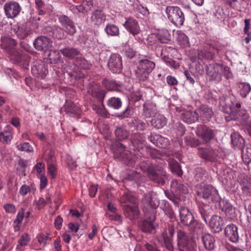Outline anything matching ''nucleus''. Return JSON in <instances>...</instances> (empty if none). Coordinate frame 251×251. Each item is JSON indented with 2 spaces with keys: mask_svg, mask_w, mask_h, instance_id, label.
Here are the masks:
<instances>
[{
  "mask_svg": "<svg viewBox=\"0 0 251 251\" xmlns=\"http://www.w3.org/2000/svg\"><path fill=\"white\" fill-rule=\"evenodd\" d=\"M93 7V0H85L81 4L76 6V9L79 12L86 13L91 10Z\"/></svg>",
  "mask_w": 251,
  "mask_h": 251,
  "instance_id": "nucleus-40",
  "label": "nucleus"
},
{
  "mask_svg": "<svg viewBox=\"0 0 251 251\" xmlns=\"http://www.w3.org/2000/svg\"><path fill=\"white\" fill-rule=\"evenodd\" d=\"M61 53L66 57L69 59H74L75 61L76 58L79 57L81 53L77 49L67 47L60 50Z\"/></svg>",
  "mask_w": 251,
  "mask_h": 251,
  "instance_id": "nucleus-29",
  "label": "nucleus"
},
{
  "mask_svg": "<svg viewBox=\"0 0 251 251\" xmlns=\"http://www.w3.org/2000/svg\"><path fill=\"white\" fill-rule=\"evenodd\" d=\"M242 189L244 193L251 194V178L248 177H245L241 181Z\"/></svg>",
  "mask_w": 251,
  "mask_h": 251,
  "instance_id": "nucleus-47",
  "label": "nucleus"
},
{
  "mask_svg": "<svg viewBox=\"0 0 251 251\" xmlns=\"http://www.w3.org/2000/svg\"><path fill=\"white\" fill-rule=\"evenodd\" d=\"M147 175L150 180L161 185H164L168 179L166 171L156 165L149 170V173Z\"/></svg>",
  "mask_w": 251,
  "mask_h": 251,
  "instance_id": "nucleus-7",
  "label": "nucleus"
},
{
  "mask_svg": "<svg viewBox=\"0 0 251 251\" xmlns=\"http://www.w3.org/2000/svg\"><path fill=\"white\" fill-rule=\"evenodd\" d=\"M179 213L180 223L185 226L189 227L196 220L193 214L187 207L181 206Z\"/></svg>",
  "mask_w": 251,
  "mask_h": 251,
  "instance_id": "nucleus-14",
  "label": "nucleus"
},
{
  "mask_svg": "<svg viewBox=\"0 0 251 251\" xmlns=\"http://www.w3.org/2000/svg\"><path fill=\"white\" fill-rule=\"evenodd\" d=\"M103 85L109 91H114L118 89L120 86L118 83H116L113 80L108 79H104L102 81Z\"/></svg>",
  "mask_w": 251,
  "mask_h": 251,
  "instance_id": "nucleus-50",
  "label": "nucleus"
},
{
  "mask_svg": "<svg viewBox=\"0 0 251 251\" xmlns=\"http://www.w3.org/2000/svg\"><path fill=\"white\" fill-rule=\"evenodd\" d=\"M142 202L144 206H146V209H148L151 208L156 209L158 207L157 201H156L155 195H153L152 192L145 194L142 198Z\"/></svg>",
  "mask_w": 251,
  "mask_h": 251,
  "instance_id": "nucleus-23",
  "label": "nucleus"
},
{
  "mask_svg": "<svg viewBox=\"0 0 251 251\" xmlns=\"http://www.w3.org/2000/svg\"><path fill=\"white\" fill-rule=\"evenodd\" d=\"M177 247L178 251H196L197 245L188 234L182 229L176 230Z\"/></svg>",
  "mask_w": 251,
  "mask_h": 251,
  "instance_id": "nucleus-3",
  "label": "nucleus"
},
{
  "mask_svg": "<svg viewBox=\"0 0 251 251\" xmlns=\"http://www.w3.org/2000/svg\"><path fill=\"white\" fill-rule=\"evenodd\" d=\"M206 71L207 75L210 77V80L216 79L219 74L218 67L216 66L210 65L207 67Z\"/></svg>",
  "mask_w": 251,
  "mask_h": 251,
  "instance_id": "nucleus-48",
  "label": "nucleus"
},
{
  "mask_svg": "<svg viewBox=\"0 0 251 251\" xmlns=\"http://www.w3.org/2000/svg\"><path fill=\"white\" fill-rule=\"evenodd\" d=\"M28 55L21 51L14 50L12 52V59L19 65L26 64L28 59Z\"/></svg>",
  "mask_w": 251,
  "mask_h": 251,
  "instance_id": "nucleus-31",
  "label": "nucleus"
},
{
  "mask_svg": "<svg viewBox=\"0 0 251 251\" xmlns=\"http://www.w3.org/2000/svg\"><path fill=\"white\" fill-rule=\"evenodd\" d=\"M17 43L15 40L9 37H5L1 39V46L2 47L11 52H13L14 47Z\"/></svg>",
  "mask_w": 251,
  "mask_h": 251,
  "instance_id": "nucleus-37",
  "label": "nucleus"
},
{
  "mask_svg": "<svg viewBox=\"0 0 251 251\" xmlns=\"http://www.w3.org/2000/svg\"><path fill=\"white\" fill-rule=\"evenodd\" d=\"M208 172L203 168L198 167L195 169L194 178L197 182L203 183V182L208 179Z\"/></svg>",
  "mask_w": 251,
  "mask_h": 251,
  "instance_id": "nucleus-35",
  "label": "nucleus"
},
{
  "mask_svg": "<svg viewBox=\"0 0 251 251\" xmlns=\"http://www.w3.org/2000/svg\"><path fill=\"white\" fill-rule=\"evenodd\" d=\"M128 125L130 127L139 130H143L146 127V123L138 119H132Z\"/></svg>",
  "mask_w": 251,
  "mask_h": 251,
  "instance_id": "nucleus-42",
  "label": "nucleus"
},
{
  "mask_svg": "<svg viewBox=\"0 0 251 251\" xmlns=\"http://www.w3.org/2000/svg\"><path fill=\"white\" fill-rule=\"evenodd\" d=\"M119 201L123 208L137 204L136 198L129 193L124 194L120 199Z\"/></svg>",
  "mask_w": 251,
  "mask_h": 251,
  "instance_id": "nucleus-28",
  "label": "nucleus"
},
{
  "mask_svg": "<svg viewBox=\"0 0 251 251\" xmlns=\"http://www.w3.org/2000/svg\"><path fill=\"white\" fill-rule=\"evenodd\" d=\"M104 30L107 34L110 36H118L119 34L118 27L113 24H107Z\"/></svg>",
  "mask_w": 251,
  "mask_h": 251,
  "instance_id": "nucleus-51",
  "label": "nucleus"
},
{
  "mask_svg": "<svg viewBox=\"0 0 251 251\" xmlns=\"http://www.w3.org/2000/svg\"><path fill=\"white\" fill-rule=\"evenodd\" d=\"M125 217L130 221H134L139 217L140 212L138 204L124 208Z\"/></svg>",
  "mask_w": 251,
  "mask_h": 251,
  "instance_id": "nucleus-22",
  "label": "nucleus"
},
{
  "mask_svg": "<svg viewBox=\"0 0 251 251\" xmlns=\"http://www.w3.org/2000/svg\"><path fill=\"white\" fill-rule=\"evenodd\" d=\"M58 21L62 28L68 35L73 36L76 32L74 22L69 17L65 15L58 16Z\"/></svg>",
  "mask_w": 251,
  "mask_h": 251,
  "instance_id": "nucleus-8",
  "label": "nucleus"
},
{
  "mask_svg": "<svg viewBox=\"0 0 251 251\" xmlns=\"http://www.w3.org/2000/svg\"><path fill=\"white\" fill-rule=\"evenodd\" d=\"M151 120V122L152 126L157 129H160L167 124V120L165 116L160 114H157Z\"/></svg>",
  "mask_w": 251,
  "mask_h": 251,
  "instance_id": "nucleus-36",
  "label": "nucleus"
},
{
  "mask_svg": "<svg viewBox=\"0 0 251 251\" xmlns=\"http://www.w3.org/2000/svg\"><path fill=\"white\" fill-rule=\"evenodd\" d=\"M199 212L205 223H207V218L211 216L213 210L209 205L203 204L199 207Z\"/></svg>",
  "mask_w": 251,
  "mask_h": 251,
  "instance_id": "nucleus-38",
  "label": "nucleus"
},
{
  "mask_svg": "<svg viewBox=\"0 0 251 251\" xmlns=\"http://www.w3.org/2000/svg\"><path fill=\"white\" fill-rule=\"evenodd\" d=\"M139 227L142 232L150 234L154 232L156 228L154 222L148 221V220L141 222Z\"/></svg>",
  "mask_w": 251,
  "mask_h": 251,
  "instance_id": "nucleus-33",
  "label": "nucleus"
},
{
  "mask_svg": "<svg viewBox=\"0 0 251 251\" xmlns=\"http://www.w3.org/2000/svg\"><path fill=\"white\" fill-rule=\"evenodd\" d=\"M125 53L126 56L129 58H132L136 54V51L132 48L130 47L128 45L125 46Z\"/></svg>",
  "mask_w": 251,
  "mask_h": 251,
  "instance_id": "nucleus-62",
  "label": "nucleus"
},
{
  "mask_svg": "<svg viewBox=\"0 0 251 251\" xmlns=\"http://www.w3.org/2000/svg\"><path fill=\"white\" fill-rule=\"evenodd\" d=\"M107 66L113 73H121L123 68L122 57L118 53L112 54L108 59Z\"/></svg>",
  "mask_w": 251,
  "mask_h": 251,
  "instance_id": "nucleus-12",
  "label": "nucleus"
},
{
  "mask_svg": "<svg viewBox=\"0 0 251 251\" xmlns=\"http://www.w3.org/2000/svg\"><path fill=\"white\" fill-rule=\"evenodd\" d=\"M219 105L222 110L229 114L226 117V121H239L241 124H245L249 118L247 111L241 108V103L233 97H222L220 98Z\"/></svg>",
  "mask_w": 251,
  "mask_h": 251,
  "instance_id": "nucleus-2",
  "label": "nucleus"
},
{
  "mask_svg": "<svg viewBox=\"0 0 251 251\" xmlns=\"http://www.w3.org/2000/svg\"><path fill=\"white\" fill-rule=\"evenodd\" d=\"M242 158L246 163L249 164L251 162V145L248 146L245 151H243Z\"/></svg>",
  "mask_w": 251,
  "mask_h": 251,
  "instance_id": "nucleus-57",
  "label": "nucleus"
},
{
  "mask_svg": "<svg viewBox=\"0 0 251 251\" xmlns=\"http://www.w3.org/2000/svg\"><path fill=\"white\" fill-rule=\"evenodd\" d=\"M239 93L241 96L243 98L246 97L247 95L251 90V85L246 82H240L239 83Z\"/></svg>",
  "mask_w": 251,
  "mask_h": 251,
  "instance_id": "nucleus-52",
  "label": "nucleus"
},
{
  "mask_svg": "<svg viewBox=\"0 0 251 251\" xmlns=\"http://www.w3.org/2000/svg\"><path fill=\"white\" fill-rule=\"evenodd\" d=\"M189 227L190 232L198 234L203 233V226L201 224L199 223L197 220Z\"/></svg>",
  "mask_w": 251,
  "mask_h": 251,
  "instance_id": "nucleus-49",
  "label": "nucleus"
},
{
  "mask_svg": "<svg viewBox=\"0 0 251 251\" xmlns=\"http://www.w3.org/2000/svg\"><path fill=\"white\" fill-rule=\"evenodd\" d=\"M231 144L235 149L242 150L245 146L244 138L238 133L234 132L231 134Z\"/></svg>",
  "mask_w": 251,
  "mask_h": 251,
  "instance_id": "nucleus-30",
  "label": "nucleus"
},
{
  "mask_svg": "<svg viewBox=\"0 0 251 251\" xmlns=\"http://www.w3.org/2000/svg\"><path fill=\"white\" fill-rule=\"evenodd\" d=\"M130 148L134 151H140L145 146V134L134 133L131 138Z\"/></svg>",
  "mask_w": 251,
  "mask_h": 251,
  "instance_id": "nucleus-13",
  "label": "nucleus"
},
{
  "mask_svg": "<svg viewBox=\"0 0 251 251\" xmlns=\"http://www.w3.org/2000/svg\"><path fill=\"white\" fill-rule=\"evenodd\" d=\"M154 165L147 162H141L139 164V167L142 171L146 172L148 174L149 173V170L151 169Z\"/></svg>",
  "mask_w": 251,
  "mask_h": 251,
  "instance_id": "nucleus-61",
  "label": "nucleus"
},
{
  "mask_svg": "<svg viewBox=\"0 0 251 251\" xmlns=\"http://www.w3.org/2000/svg\"><path fill=\"white\" fill-rule=\"evenodd\" d=\"M87 92L93 97L96 98L101 103L105 96V91L101 89L99 83L95 81L90 82L87 85Z\"/></svg>",
  "mask_w": 251,
  "mask_h": 251,
  "instance_id": "nucleus-10",
  "label": "nucleus"
},
{
  "mask_svg": "<svg viewBox=\"0 0 251 251\" xmlns=\"http://www.w3.org/2000/svg\"><path fill=\"white\" fill-rule=\"evenodd\" d=\"M5 14L8 18L16 17L21 10L20 4L15 1L6 2L3 7Z\"/></svg>",
  "mask_w": 251,
  "mask_h": 251,
  "instance_id": "nucleus-15",
  "label": "nucleus"
},
{
  "mask_svg": "<svg viewBox=\"0 0 251 251\" xmlns=\"http://www.w3.org/2000/svg\"><path fill=\"white\" fill-rule=\"evenodd\" d=\"M197 196L208 200L209 202H217L220 200L219 195L216 188L212 185L201 183L196 187Z\"/></svg>",
  "mask_w": 251,
  "mask_h": 251,
  "instance_id": "nucleus-4",
  "label": "nucleus"
},
{
  "mask_svg": "<svg viewBox=\"0 0 251 251\" xmlns=\"http://www.w3.org/2000/svg\"><path fill=\"white\" fill-rule=\"evenodd\" d=\"M237 229V227L232 224L227 225L225 228V235L233 243L237 242L239 239Z\"/></svg>",
  "mask_w": 251,
  "mask_h": 251,
  "instance_id": "nucleus-21",
  "label": "nucleus"
},
{
  "mask_svg": "<svg viewBox=\"0 0 251 251\" xmlns=\"http://www.w3.org/2000/svg\"><path fill=\"white\" fill-rule=\"evenodd\" d=\"M49 58L51 63L57 64L61 60V55L60 53L56 50H50L49 55Z\"/></svg>",
  "mask_w": 251,
  "mask_h": 251,
  "instance_id": "nucleus-54",
  "label": "nucleus"
},
{
  "mask_svg": "<svg viewBox=\"0 0 251 251\" xmlns=\"http://www.w3.org/2000/svg\"><path fill=\"white\" fill-rule=\"evenodd\" d=\"M31 72L36 77L44 78L48 73L47 64L41 61L34 63L31 68Z\"/></svg>",
  "mask_w": 251,
  "mask_h": 251,
  "instance_id": "nucleus-16",
  "label": "nucleus"
},
{
  "mask_svg": "<svg viewBox=\"0 0 251 251\" xmlns=\"http://www.w3.org/2000/svg\"><path fill=\"white\" fill-rule=\"evenodd\" d=\"M167 197L174 202L176 206H179V202L181 199V197H180L178 194L172 191L171 193L167 195Z\"/></svg>",
  "mask_w": 251,
  "mask_h": 251,
  "instance_id": "nucleus-58",
  "label": "nucleus"
},
{
  "mask_svg": "<svg viewBox=\"0 0 251 251\" xmlns=\"http://www.w3.org/2000/svg\"><path fill=\"white\" fill-rule=\"evenodd\" d=\"M196 133L205 143H209L215 137L214 130L208 126L202 124L197 126Z\"/></svg>",
  "mask_w": 251,
  "mask_h": 251,
  "instance_id": "nucleus-9",
  "label": "nucleus"
},
{
  "mask_svg": "<svg viewBox=\"0 0 251 251\" xmlns=\"http://www.w3.org/2000/svg\"><path fill=\"white\" fill-rule=\"evenodd\" d=\"M202 244L205 249L211 251L215 248V239L213 236L209 233H204L201 237Z\"/></svg>",
  "mask_w": 251,
  "mask_h": 251,
  "instance_id": "nucleus-25",
  "label": "nucleus"
},
{
  "mask_svg": "<svg viewBox=\"0 0 251 251\" xmlns=\"http://www.w3.org/2000/svg\"><path fill=\"white\" fill-rule=\"evenodd\" d=\"M169 141L167 138L159 135L157 139L156 146L160 148H166L168 145Z\"/></svg>",
  "mask_w": 251,
  "mask_h": 251,
  "instance_id": "nucleus-59",
  "label": "nucleus"
},
{
  "mask_svg": "<svg viewBox=\"0 0 251 251\" xmlns=\"http://www.w3.org/2000/svg\"><path fill=\"white\" fill-rule=\"evenodd\" d=\"M166 13L168 19L176 26L180 27L183 25L185 16L179 7L168 6L166 8Z\"/></svg>",
  "mask_w": 251,
  "mask_h": 251,
  "instance_id": "nucleus-6",
  "label": "nucleus"
},
{
  "mask_svg": "<svg viewBox=\"0 0 251 251\" xmlns=\"http://www.w3.org/2000/svg\"><path fill=\"white\" fill-rule=\"evenodd\" d=\"M138 67L151 73L155 67V63L148 59H142L139 61Z\"/></svg>",
  "mask_w": 251,
  "mask_h": 251,
  "instance_id": "nucleus-45",
  "label": "nucleus"
},
{
  "mask_svg": "<svg viewBox=\"0 0 251 251\" xmlns=\"http://www.w3.org/2000/svg\"><path fill=\"white\" fill-rule=\"evenodd\" d=\"M107 104L109 107L118 110L122 107V102L120 98L112 97L108 100Z\"/></svg>",
  "mask_w": 251,
  "mask_h": 251,
  "instance_id": "nucleus-46",
  "label": "nucleus"
},
{
  "mask_svg": "<svg viewBox=\"0 0 251 251\" xmlns=\"http://www.w3.org/2000/svg\"><path fill=\"white\" fill-rule=\"evenodd\" d=\"M123 25L127 30L133 35H137L140 32V29L138 23L136 20L133 18H126V21Z\"/></svg>",
  "mask_w": 251,
  "mask_h": 251,
  "instance_id": "nucleus-19",
  "label": "nucleus"
},
{
  "mask_svg": "<svg viewBox=\"0 0 251 251\" xmlns=\"http://www.w3.org/2000/svg\"><path fill=\"white\" fill-rule=\"evenodd\" d=\"M32 33V30L29 27L28 23L23 24L18 26L16 31L18 37L21 39H24Z\"/></svg>",
  "mask_w": 251,
  "mask_h": 251,
  "instance_id": "nucleus-32",
  "label": "nucleus"
},
{
  "mask_svg": "<svg viewBox=\"0 0 251 251\" xmlns=\"http://www.w3.org/2000/svg\"><path fill=\"white\" fill-rule=\"evenodd\" d=\"M116 139L119 141L115 143L114 157L124 164L133 166L134 165L136 157L129 151L126 150V145L124 143V140L128 136V131L125 127L117 126L115 130Z\"/></svg>",
  "mask_w": 251,
  "mask_h": 251,
  "instance_id": "nucleus-1",
  "label": "nucleus"
},
{
  "mask_svg": "<svg viewBox=\"0 0 251 251\" xmlns=\"http://www.w3.org/2000/svg\"><path fill=\"white\" fill-rule=\"evenodd\" d=\"M144 247L147 251H161L156 244H150L147 243Z\"/></svg>",
  "mask_w": 251,
  "mask_h": 251,
  "instance_id": "nucleus-64",
  "label": "nucleus"
},
{
  "mask_svg": "<svg viewBox=\"0 0 251 251\" xmlns=\"http://www.w3.org/2000/svg\"><path fill=\"white\" fill-rule=\"evenodd\" d=\"M225 226L224 219L220 216L213 215L209 221V226L215 233H219L223 230Z\"/></svg>",
  "mask_w": 251,
  "mask_h": 251,
  "instance_id": "nucleus-18",
  "label": "nucleus"
},
{
  "mask_svg": "<svg viewBox=\"0 0 251 251\" xmlns=\"http://www.w3.org/2000/svg\"><path fill=\"white\" fill-rule=\"evenodd\" d=\"M161 237L165 248L169 251H173V237L168 236L167 230H163L161 234Z\"/></svg>",
  "mask_w": 251,
  "mask_h": 251,
  "instance_id": "nucleus-39",
  "label": "nucleus"
},
{
  "mask_svg": "<svg viewBox=\"0 0 251 251\" xmlns=\"http://www.w3.org/2000/svg\"><path fill=\"white\" fill-rule=\"evenodd\" d=\"M219 205L220 208L222 211L224 212L226 214L231 215L234 209L232 205L227 201L225 200H221L220 199L219 201Z\"/></svg>",
  "mask_w": 251,
  "mask_h": 251,
  "instance_id": "nucleus-41",
  "label": "nucleus"
},
{
  "mask_svg": "<svg viewBox=\"0 0 251 251\" xmlns=\"http://www.w3.org/2000/svg\"><path fill=\"white\" fill-rule=\"evenodd\" d=\"M149 72L148 71H145L138 67L136 71V77L140 81H145L148 80L149 78Z\"/></svg>",
  "mask_w": 251,
  "mask_h": 251,
  "instance_id": "nucleus-53",
  "label": "nucleus"
},
{
  "mask_svg": "<svg viewBox=\"0 0 251 251\" xmlns=\"http://www.w3.org/2000/svg\"><path fill=\"white\" fill-rule=\"evenodd\" d=\"M44 33L54 39L62 40L66 38L64 30L59 26L54 25L46 26L43 30Z\"/></svg>",
  "mask_w": 251,
  "mask_h": 251,
  "instance_id": "nucleus-11",
  "label": "nucleus"
},
{
  "mask_svg": "<svg viewBox=\"0 0 251 251\" xmlns=\"http://www.w3.org/2000/svg\"><path fill=\"white\" fill-rule=\"evenodd\" d=\"M106 16L101 10H95L91 17L92 22L96 25H100L104 22Z\"/></svg>",
  "mask_w": 251,
  "mask_h": 251,
  "instance_id": "nucleus-34",
  "label": "nucleus"
},
{
  "mask_svg": "<svg viewBox=\"0 0 251 251\" xmlns=\"http://www.w3.org/2000/svg\"><path fill=\"white\" fill-rule=\"evenodd\" d=\"M184 142L187 145L193 148L198 146L201 144L199 139L191 136L185 137Z\"/></svg>",
  "mask_w": 251,
  "mask_h": 251,
  "instance_id": "nucleus-56",
  "label": "nucleus"
},
{
  "mask_svg": "<svg viewBox=\"0 0 251 251\" xmlns=\"http://www.w3.org/2000/svg\"><path fill=\"white\" fill-rule=\"evenodd\" d=\"M51 40L46 36L37 37L33 42L34 48L38 50L42 51L47 50L52 44Z\"/></svg>",
  "mask_w": 251,
  "mask_h": 251,
  "instance_id": "nucleus-17",
  "label": "nucleus"
},
{
  "mask_svg": "<svg viewBox=\"0 0 251 251\" xmlns=\"http://www.w3.org/2000/svg\"><path fill=\"white\" fill-rule=\"evenodd\" d=\"M171 191L176 193L180 197L183 194H188L189 192L187 184H184L180 181L176 180L172 182Z\"/></svg>",
  "mask_w": 251,
  "mask_h": 251,
  "instance_id": "nucleus-24",
  "label": "nucleus"
},
{
  "mask_svg": "<svg viewBox=\"0 0 251 251\" xmlns=\"http://www.w3.org/2000/svg\"><path fill=\"white\" fill-rule=\"evenodd\" d=\"M155 103L151 101H148L143 104L142 115L146 118H150L155 116L158 113Z\"/></svg>",
  "mask_w": 251,
  "mask_h": 251,
  "instance_id": "nucleus-20",
  "label": "nucleus"
},
{
  "mask_svg": "<svg viewBox=\"0 0 251 251\" xmlns=\"http://www.w3.org/2000/svg\"><path fill=\"white\" fill-rule=\"evenodd\" d=\"M29 241V239L28 238V234L27 233L23 234L21 235L20 239L18 241V245H17V247L19 248V246H24L26 245Z\"/></svg>",
  "mask_w": 251,
  "mask_h": 251,
  "instance_id": "nucleus-63",
  "label": "nucleus"
},
{
  "mask_svg": "<svg viewBox=\"0 0 251 251\" xmlns=\"http://www.w3.org/2000/svg\"><path fill=\"white\" fill-rule=\"evenodd\" d=\"M180 118L184 122L191 124L197 121L199 115L197 111H183L181 114Z\"/></svg>",
  "mask_w": 251,
  "mask_h": 251,
  "instance_id": "nucleus-27",
  "label": "nucleus"
},
{
  "mask_svg": "<svg viewBox=\"0 0 251 251\" xmlns=\"http://www.w3.org/2000/svg\"><path fill=\"white\" fill-rule=\"evenodd\" d=\"M146 217L148 221L154 222L156 218V210L154 208L144 209Z\"/></svg>",
  "mask_w": 251,
  "mask_h": 251,
  "instance_id": "nucleus-55",
  "label": "nucleus"
},
{
  "mask_svg": "<svg viewBox=\"0 0 251 251\" xmlns=\"http://www.w3.org/2000/svg\"><path fill=\"white\" fill-rule=\"evenodd\" d=\"M201 116L207 119L211 118L213 114L212 109L205 105H201L198 109Z\"/></svg>",
  "mask_w": 251,
  "mask_h": 251,
  "instance_id": "nucleus-44",
  "label": "nucleus"
},
{
  "mask_svg": "<svg viewBox=\"0 0 251 251\" xmlns=\"http://www.w3.org/2000/svg\"><path fill=\"white\" fill-rule=\"evenodd\" d=\"M170 168L173 173L179 176L182 175L183 172L179 163L174 159H170L169 161Z\"/></svg>",
  "mask_w": 251,
  "mask_h": 251,
  "instance_id": "nucleus-43",
  "label": "nucleus"
},
{
  "mask_svg": "<svg viewBox=\"0 0 251 251\" xmlns=\"http://www.w3.org/2000/svg\"><path fill=\"white\" fill-rule=\"evenodd\" d=\"M11 139V134L10 132L5 131L0 133V140L3 143H7Z\"/></svg>",
  "mask_w": 251,
  "mask_h": 251,
  "instance_id": "nucleus-60",
  "label": "nucleus"
},
{
  "mask_svg": "<svg viewBox=\"0 0 251 251\" xmlns=\"http://www.w3.org/2000/svg\"><path fill=\"white\" fill-rule=\"evenodd\" d=\"M201 158L205 161L214 162L217 160L218 154L217 151L212 149H205L199 152Z\"/></svg>",
  "mask_w": 251,
  "mask_h": 251,
  "instance_id": "nucleus-26",
  "label": "nucleus"
},
{
  "mask_svg": "<svg viewBox=\"0 0 251 251\" xmlns=\"http://www.w3.org/2000/svg\"><path fill=\"white\" fill-rule=\"evenodd\" d=\"M74 64H71L70 67H73V70H67V72L70 76L74 77L75 79H79L84 76L82 72L78 70V67L84 70H89L91 68L92 65L85 58L78 57L76 58L74 61Z\"/></svg>",
  "mask_w": 251,
  "mask_h": 251,
  "instance_id": "nucleus-5",
  "label": "nucleus"
}]
</instances>
